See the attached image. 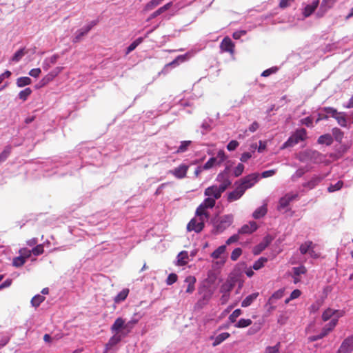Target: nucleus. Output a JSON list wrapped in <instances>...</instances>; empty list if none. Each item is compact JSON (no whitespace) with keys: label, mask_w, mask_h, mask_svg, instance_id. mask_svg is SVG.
<instances>
[{"label":"nucleus","mask_w":353,"mask_h":353,"mask_svg":"<svg viewBox=\"0 0 353 353\" xmlns=\"http://www.w3.org/2000/svg\"><path fill=\"white\" fill-rule=\"evenodd\" d=\"M216 180L221 183L220 185L210 186L205 190L204 192L205 196L212 197L215 201L219 199L222 193L232 184V181L230 179H223L222 174H218Z\"/></svg>","instance_id":"nucleus-1"},{"label":"nucleus","mask_w":353,"mask_h":353,"mask_svg":"<svg viewBox=\"0 0 353 353\" xmlns=\"http://www.w3.org/2000/svg\"><path fill=\"white\" fill-rule=\"evenodd\" d=\"M307 139V131L305 128H300L296 131L289 137V139L283 144L281 148H287L293 147L299 143L300 141H303Z\"/></svg>","instance_id":"nucleus-2"},{"label":"nucleus","mask_w":353,"mask_h":353,"mask_svg":"<svg viewBox=\"0 0 353 353\" xmlns=\"http://www.w3.org/2000/svg\"><path fill=\"white\" fill-rule=\"evenodd\" d=\"M259 179V174L254 172L250 174L235 183L245 192L246 190L253 187Z\"/></svg>","instance_id":"nucleus-3"},{"label":"nucleus","mask_w":353,"mask_h":353,"mask_svg":"<svg viewBox=\"0 0 353 353\" xmlns=\"http://www.w3.org/2000/svg\"><path fill=\"white\" fill-rule=\"evenodd\" d=\"M132 322H128L125 323V320L122 319L121 317L117 318L114 323L110 327V330L112 333H117V334H121V332H125V333H127V335L128 333L130 332L132 330V326L130 325V323Z\"/></svg>","instance_id":"nucleus-4"},{"label":"nucleus","mask_w":353,"mask_h":353,"mask_svg":"<svg viewBox=\"0 0 353 353\" xmlns=\"http://www.w3.org/2000/svg\"><path fill=\"white\" fill-rule=\"evenodd\" d=\"M233 222V216L232 214H226L220 216L214 223V225L217 232H222L228 228Z\"/></svg>","instance_id":"nucleus-5"},{"label":"nucleus","mask_w":353,"mask_h":353,"mask_svg":"<svg viewBox=\"0 0 353 353\" xmlns=\"http://www.w3.org/2000/svg\"><path fill=\"white\" fill-rule=\"evenodd\" d=\"M299 160L303 162L307 161L316 163L321 160V154L312 150H307L299 154Z\"/></svg>","instance_id":"nucleus-6"},{"label":"nucleus","mask_w":353,"mask_h":353,"mask_svg":"<svg viewBox=\"0 0 353 353\" xmlns=\"http://www.w3.org/2000/svg\"><path fill=\"white\" fill-rule=\"evenodd\" d=\"M234 288V284L229 281H227L222 284L220 288V292L222 296L220 298V301L222 305H225L230 299V294Z\"/></svg>","instance_id":"nucleus-7"},{"label":"nucleus","mask_w":353,"mask_h":353,"mask_svg":"<svg viewBox=\"0 0 353 353\" xmlns=\"http://www.w3.org/2000/svg\"><path fill=\"white\" fill-rule=\"evenodd\" d=\"M205 226L204 219H199V217L193 218L190 220L187 225L188 232L194 231L196 233L201 232Z\"/></svg>","instance_id":"nucleus-8"},{"label":"nucleus","mask_w":353,"mask_h":353,"mask_svg":"<svg viewBox=\"0 0 353 353\" xmlns=\"http://www.w3.org/2000/svg\"><path fill=\"white\" fill-rule=\"evenodd\" d=\"M234 43L228 37H225L220 43V49L223 52H228L231 55L234 54Z\"/></svg>","instance_id":"nucleus-9"},{"label":"nucleus","mask_w":353,"mask_h":353,"mask_svg":"<svg viewBox=\"0 0 353 353\" xmlns=\"http://www.w3.org/2000/svg\"><path fill=\"white\" fill-rule=\"evenodd\" d=\"M188 170L189 165L183 163L168 172L176 179H182L186 176Z\"/></svg>","instance_id":"nucleus-10"},{"label":"nucleus","mask_w":353,"mask_h":353,"mask_svg":"<svg viewBox=\"0 0 353 353\" xmlns=\"http://www.w3.org/2000/svg\"><path fill=\"white\" fill-rule=\"evenodd\" d=\"M353 351V334L347 336L341 343L337 353H351Z\"/></svg>","instance_id":"nucleus-11"},{"label":"nucleus","mask_w":353,"mask_h":353,"mask_svg":"<svg viewBox=\"0 0 353 353\" xmlns=\"http://www.w3.org/2000/svg\"><path fill=\"white\" fill-rule=\"evenodd\" d=\"M272 237L270 235L265 236L263 241L255 246L253 249V253L254 255L259 254L262 251H263L272 242Z\"/></svg>","instance_id":"nucleus-12"},{"label":"nucleus","mask_w":353,"mask_h":353,"mask_svg":"<svg viewBox=\"0 0 353 353\" xmlns=\"http://www.w3.org/2000/svg\"><path fill=\"white\" fill-rule=\"evenodd\" d=\"M298 196L297 194H286L284 196L281 197L279 201L278 209L283 210L287 208L290 203L296 199Z\"/></svg>","instance_id":"nucleus-13"},{"label":"nucleus","mask_w":353,"mask_h":353,"mask_svg":"<svg viewBox=\"0 0 353 353\" xmlns=\"http://www.w3.org/2000/svg\"><path fill=\"white\" fill-rule=\"evenodd\" d=\"M127 336V333L125 332H121V334L114 333V335L109 339L108 342L105 345V350H108L111 349L113 346L116 345L119 343L123 337H125Z\"/></svg>","instance_id":"nucleus-14"},{"label":"nucleus","mask_w":353,"mask_h":353,"mask_svg":"<svg viewBox=\"0 0 353 353\" xmlns=\"http://www.w3.org/2000/svg\"><path fill=\"white\" fill-rule=\"evenodd\" d=\"M325 178V176L322 175H314L310 180L303 184V186L307 190H312L317 186Z\"/></svg>","instance_id":"nucleus-15"},{"label":"nucleus","mask_w":353,"mask_h":353,"mask_svg":"<svg viewBox=\"0 0 353 353\" xmlns=\"http://www.w3.org/2000/svg\"><path fill=\"white\" fill-rule=\"evenodd\" d=\"M336 1L337 0H323L317 15L320 17H323L329 9L332 8Z\"/></svg>","instance_id":"nucleus-16"},{"label":"nucleus","mask_w":353,"mask_h":353,"mask_svg":"<svg viewBox=\"0 0 353 353\" xmlns=\"http://www.w3.org/2000/svg\"><path fill=\"white\" fill-rule=\"evenodd\" d=\"M172 6V2H169L164 6L160 7L157 10L153 12L152 14H150V16L147 18L146 21H150L152 19L157 17L160 14H163L168 10H169Z\"/></svg>","instance_id":"nucleus-17"},{"label":"nucleus","mask_w":353,"mask_h":353,"mask_svg":"<svg viewBox=\"0 0 353 353\" xmlns=\"http://www.w3.org/2000/svg\"><path fill=\"white\" fill-rule=\"evenodd\" d=\"M258 226L256 222L250 221L248 224L243 225L239 230V234H251L256 231Z\"/></svg>","instance_id":"nucleus-18"},{"label":"nucleus","mask_w":353,"mask_h":353,"mask_svg":"<svg viewBox=\"0 0 353 353\" xmlns=\"http://www.w3.org/2000/svg\"><path fill=\"white\" fill-rule=\"evenodd\" d=\"M338 322L337 318L332 319L331 321L327 323L321 332L319 334V338H323L328 334L336 325Z\"/></svg>","instance_id":"nucleus-19"},{"label":"nucleus","mask_w":353,"mask_h":353,"mask_svg":"<svg viewBox=\"0 0 353 353\" xmlns=\"http://www.w3.org/2000/svg\"><path fill=\"white\" fill-rule=\"evenodd\" d=\"M244 193L245 192L241 190V188L236 185L235 190L228 194V201L232 202L238 200L243 195Z\"/></svg>","instance_id":"nucleus-20"},{"label":"nucleus","mask_w":353,"mask_h":353,"mask_svg":"<svg viewBox=\"0 0 353 353\" xmlns=\"http://www.w3.org/2000/svg\"><path fill=\"white\" fill-rule=\"evenodd\" d=\"M319 4V0H314L310 5H307L303 12V14L305 17H310L317 8Z\"/></svg>","instance_id":"nucleus-21"},{"label":"nucleus","mask_w":353,"mask_h":353,"mask_svg":"<svg viewBox=\"0 0 353 353\" xmlns=\"http://www.w3.org/2000/svg\"><path fill=\"white\" fill-rule=\"evenodd\" d=\"M185 283L188 284L185 292L192 294L195 290L196 278L194 276H188L185 278Z\"/></svg>","instance_id":"nucleus-22"},{"label":"nucleus","mask_w":353,"mask_h":353,"mask_svg":"<svg viewBox=\"0 0 353 353\" xmlns=\"http://www.w3.org/2000/svg\"><path fill=\"white\" fill-rule=\"evenodd\" d=\"M230 336V333L228 332H223L216 336L215 338L213 336L210 337V339H214V342L212 343V346L216 347L221 344L222 342L225 341L227 339H228Z\"/></svg>","instance_id":"nucleus-23"},{"label":"nucleus","mask_w":353,"mask_h":353,"mask_svg":"<svg viewBox=\"0 0 353 353\" xmlns=\"http://www.w3.org/2000/svg\"><path fill=\"white\" fill-rule=\"evenodd\" d=\"M160 4L161 3L158 0H151L144 6L141 12L146 13L151 10H153Z\"/></svg>","instance_id":"nucleus-24"},{"label":"nucleus","mask_w":353,"mask_h":353,"mask_svg":"<svg viewBox=\"0 0 353 353\" xmlns=\"http://www.w3.org/2000/svg\"><path fill=\"white\" fill-rule=\"evenodd\" d=\"M336 312L339 313L338 316L343 315V311L339 312L337 310H334L332 309L328 308L326 310H325L324 312L323 313V314H322V319L324 321H327Z\"/></svg>","instance_id":"nucleus-25"},{"label":"nucleus","mask_w":353,"mask_h":353,"mask_svg":"<svg viewBox=\"0 0 353 353\" xmlns=\"http://www.w3.org/2000/svg\"><path fill=\"white\" fill-rule=\"evenodd\" d=\"M206 208L201 203L196 210V215L199 217V219H208L209 218V214L206 212Z\"/></svg>","instance_id":"nucleus-26"},{"label":"nucleus","mask_w":353,"mask_h":353,"mask_svg":"<svg viewBox=\"0 0 353 353\" xmlns=\"http://www.w3.org/2000/svg\"><path fill=\"white\" fill-rule=\"evenodd\" d=\"M259 294L258 292H255L245 297V299L241 302V306L245 307L250 305L253 301L256 299Z\"/></svg>","instance_id":"nucleus-27"},{"label":"nucleus","mask_w":353,"mask_h":353,"mask_svg":"<svg viewBox=\"0 0 353 353\" xmlns=\"http://www.w3.org/2000/svg\"><path fill=\"white\" fill-rule=\"evenodd\" d=\"M267 212H268L267 206H266V205H263L258 208L253 212L252 216L254 219H260V218L264 216L266 214Z\"/></svg>","instance_id":"nucleus-28"},{"label":"nucleus","mask_w":353,"mask_h":353,"mask_svg":"<svg viewBox=\"0 0 353 353\" xmlns=\"http://www.w3.org/2000/svg\"><path fill=\"white\" fill-rule=\"evenodd\" d=\"M318 143L319 144L330 145L333 143V138L330 134H325L319 137Z\"/></svg>","instance_id":"nucleus-29"},{"label":"nucleus","mask_w":353,"mask_h":353,"mask_svg":"<svg viewBox=\"0 0 353 353\" xmlns=\"http://www.w3.org/2000/svg\"><path fill=\"white\" fill-rule=\"evenodd\" d=\"M27 53L28 50L25 48H21L14 54L11 58V61L15 63L19 62L21 58Z\"/></svg>","instance_id":"nucleus-30"},{"label":"nucleus","mask_w":353,"mask_h":353,"mask_svg":"<svg viewBox=\"0 0 353 353\" xmlns=\"http://www.w3.org/2000/svg\"><path fill=\"white\" fill-rule=\"evenodd\" d=\"M129 294V290L125 288L122 290L114 299L115 303H119L123 301Z\"/></svg>","instance_id":"nucleus-31"},{"label":"nucleus","mask_w":353,"mask_h":353,"mask_svg":"<svg viewBox=\"0 0 353 353\" xmlns=\"http://www.w3.org/2000/svg\"><path fill=\"white\" fill-rule=\"evenodd\" d=\"M188 258V252L185 251L181 252L177 256V263L179 265H185L187 263Z\"/></svg>","instance_id":"nucleus-32"},{"label":"nucleus","mask_w":353,"mask_h":353,"mask_svg":"<svg viewBox=\"0 0 353 353\" xmlns=\"http://www.w3.org/2000/svg\"><path fill=\"white\" fill-rule=\"evenodd\" d=\"M31 83V79L28 77H22L17 79V85L20 88L30 85Z\"/></svg>","instance_id":"nucleus-33"},{"label":"nucleus","mask_w":353,"mask_h":353,"mask_svg":"<svg viewBox=\"0 0 353 353\" xmlns=\"http://www.w3.org/2000/svg\"><path fill=\"white\" fill-rule=\"evenodd\" d=\"M225 250L226 245H221L211 254V257L214 259H217L221 256L222 254H223L225 252Z\"/></svg>","instance_id":"nucleus-34"},{"label":"nucleus","mask_w":353,"mask_h":353,"mask_svg":"<svg viewBox=\"0 0 353 353\" xmlns=\"http://www.w3.org/2000/svg\"><path fill=\"white\" fill-rule=\"evenodd\" d=\"M187 54L179 55L172 62L167 64L166 66H176L179 65L180 63H183L187 60Z\"/></svg>","instance_id":"nucleus-35"},{"label":"nucleus","mask_w":353,"mask_h":353,"mask_svg":"<svg viewBox=\"0 0 353 353\" xmlns=\"http://www.w3.org/2000/svg\"><path fill=\"white\" fill-rule=\"evenodd\" d=\"M267 261H268L267 258L261 257L254 263V264L252 265V268L255 270H259L264 266L265 263Z\"/></svg>","instance_id":"nucleus-36"},{"label":"nucleus","mask_w":353,"mask_h":353,"mask_svg":"<svg viewBox=\"0 0 353 353\" xmlns=\"http://www.w3.org/2000/svg\"><path fill=\"white\" fill-rule=\"evenodd\" d=\"M313 245V243L310 241H306L304 243L301 244L299 250L302 254H305L310 250L312 246Z\"/></svg>","instance_id":"nucleus-37"},{"label":"nucleus","mask_w":353,"mask_h":353,"mask_svg":"<svg viewBox=\"0 0 353 353\" xmlns=\"http://www.w3.org/2000/svg\"><path fill=\"white\" fill-rule=\"evenodd\" d=\"M192 144L191 141H183L176 151V153H183L188 150L189 146Z\"/></svg>","instance_id":"nucleus-38"},{"label":"nucleus","mask_w":353,"mask_h":353,"mask_svg":"<svg viewBox=\"0 0 353 353\" xmlns=\"http://www.w3.org/2000/svg\"><path fill=\"white\" fill-rule=\"evenodd\" d=\"M143 41L142 37H139L136 40H134L130 45L127 48L126 53L128 54L130 52L133 51L139 44H141Z\"/></svg>","instance_id":"nucleus-39"},{"label":"nucleus","mask_w":353,"mask_h":353,"mask_svg":"<svg viewBox=\"0 0 353 353\" xmlns=\"http://www.w3.org/2000/svg\"><path fill=\"white\" fill-rule=\"evenodd\" d=\"M45 297L40 294H37L34 297H32L31 300V303L32 306L37 307L39 305L44 301Z\"/></svg>","instance_id":"nucleus-40"},{"label":"nucleus","mask_w":353,"mask_h":353,"mask_svg":"<svg viewBox=\"0 0 353 353\" xmlns=\"http://www.w3.org/2000/svg\"><path fill=\"white\" fill-rule=\"evenodd\" d=\"M252 320L251 319H241L236 324L235 327L238 328H243L248 327L252 324Z\"/></svg>","instance_id":"nucleus-41"},{"label":"nucleus","mask_w":353,"mask_h":353,"mask_svg":"<svg viewBox=\"0 0 353 353\" xmlns=\"http://www.w3.org/2000/svg\"><path fill=\"white\" fill-rule=\"evenodd\" d=\"M32 93L30 88H25L19 93V98L23 101H26Z\"/></svg>","instance_id":"nucleus-42"},{"label":"nucleus","mask_w":353,"mask_h":353,"mask_svg":"<svg viewBox=\"0 0 353 353\" xmlns=\"http://www.w3.org/2000/svg\"><path fill=\"white\" fill-rule=\"evenodd\" d=\"M334 118L337 121L338 123L341 126H342V127L346 126L347 121H346V119H345L343 113L338 112Z\"/></svg>","instance_id":"nucleus-43"},{"label":"nucleus","mask_w":353,"mask_h":353,"mask_svg":"<svg viewBox=\"0 0 353 353\" xmlns=\"http://www.w3.org/2000/svg\"><path fill=\"white\" fill-rule=\"evenodd\" d=\"M332 134L336 141H338L339 143L341 142V141L343 138V132L339 128H333Z\"/></svg>","instance_id":"nucleus-44"},{"label":"nucleus","mask_w":353,"mask_h":353,"mask_svg":"<svg viewBox=\"0 0 353 353\" xmlns=\"http://www.w3.org/2000/svg\"><path fill=\"white\" fill-rule=\"evenodd\" d=\"M12 148L8 145L5 148V149L0 153V162H3L6 160V159L9 157L11 152Z\"/></svg>","instance_id":"nucleus-45"},{"label":"nucleus","mask_w":353,"mask_h":353,"mask_svg":"<svg viewBox=\"0 0 353 353\" xmlns=\"http://www.w3.org/2000/svg\"><path fill=\"white\" fill-rule=\"evenodd\" d=\"M215 203L216 201L214 199L208 196V198L205 199L201 204L204 206V208H212L215 205Z\"/></svg>","instance_id":"nucleus-46"},{"label":"nucleus","mask_w":353,"mask_h":353,"mask_svg":"<svg viewBox=\"0 0 353 353\" xmlns=\"http://www.w3.org/2000/svg\"><path fill=\"white\" fill-rule=\"evenodd\" d=\"M343 185V182L342 181H339L336 184L333 185V184H331L328 188H327V191L329 192H334L335 191H337V190H339L342 188Z\"/></svg>","instance_id":"nucleus-47"},{"label":"nucleus","mask_w":353,"mask_h":353,"mask_svg":"<svg viewBox=\"0 0 353 353\" xmlns=\"http://www.w3.org/2000/svg\"><path fill=\"white\" fill-rule=\"evenodd\" d=\"M88 33L85 31L83 28H81L76 32L75 37L73 39L74 43H77L80 41L82 37L86 35Z\"/></svg>","instance_id":"nucleus-48"},{"label":"nucleus","mask_w":353,"mask_h":353,"mask_svg":"<svg viewBox=\"0 0 353 353\" xmlns=\"http://www.w3.org/2000/svg\"><path fill=\"white\" fill-rule=\"evenodd\" d=\"M215 165H217V158L211 157L209 160L204 164L203 168L204 170H209L212 168Z\"/></svg>","instance_id":"nucleus-49"},{"label":"nucleus","mask_w":353,"mask_h":353,"mask_svg":"<svg viewBox=\"0 0 353 353\" xmlns=\"http://www.w3.org/2000/svg\"><path fill=\"white\" fill-rule=\"evenodd\" d=\"M245 166L242 163H239L233 170V174L235 177H238L242 174L243 172Z\"/></svg>","instance_id":"nucleus-50"},{"label":"nucleus","mask_w":353,"mask_h":353,"mask_svg":"<svg viewBox=\"0 0 353 353\" xmlns=\"http://www.w3.org/2000/svg\"><path fill=\"white\" fill-rule=\"evenodd\" d=\"M283 293L284 290L281 289L276 291L269 299L268 304H270L273 299H279L282 298V296H283Z\"/></svg>","instance_id":"nucleus-51"},{"label":"nucleus","mask_w":353,"mask_h":353,"mask_svg":"<svg viewBox=\"0 0 353 353\" xmlns=\"http://www.w3.org/2000/svg\"><path fill=\"white\" fill-rule=\"evenodd\" d=\"M242 314V311L241 309H236L230 316L229 321L231 323H234L236 321V319Z\"/></svg>","instance_id":"nucleus-52"},{"label":"nucleus","mask_w":353,"mask_h":353,"mask_svg":"<svg viewBox=\"0 0 353 353\" xmlns=\"http://www.w3.org/2000/svg\"><path fill=\"white\" fill-rule=\"evenodd\" d=\"M26 261L23 257L19 256L13 259L12 265L14 267L19 268L21 267Z\"/></svg>","instance_id":"nucleus-53"},{"label":"nucleus","mask_w":353,"mask_h":353,"mask_svg":"<svg viewBox=\"0 0 353 353\" xmlns=\"http://www.w3.org/2000/svg\"><path fill=\"white\" fill-rule=\"evenodd\" d=\"M242 254V250L240 248H235L231 253V260L236 261Z\"/></svg>","instance_id":"nucleus-54"},{"label":"nucleus","mask_w":353,"mask_h":353,"mask_svg":"<svg viewBox=\"0 0 353 353\" xmlns=\"http://www.w3.org/2000/svg\"><path fill=\"white\" fill-rule=\"evenodd\" d=\"M280 343H277L274 346H268L265 348V353H279Z\"/></svg>","instance_id":"nucleus-55"},{"label":"nucleus","mask_w":353,"mask_h":353,"mask_svg":"<svg viewBox=\"0 0 353 353\" xmlns=\"http://www.w3.org/2000/svg\"><path fill=\"white\" fill-rule=\"evenodd\" d=\"M31 252L34 256L42 254L44 252L43 245L42 244L37 245L31 250Z\"/></svg>","instance_id":"nucleus-56"},{"label":"nucleus","mask_w":353,"mask_h":353,"mask_svg":"<svg viewBox=\"0 0 353 353\" xmlns=\"http://www.w3.org/2000/svg\"><path fill=\"white\" fill-rule=\"evenodd\" d=\"M306 272H307V270H306L305 267L303 265L293 268V272L295 276H299L301 274H305Z\"/></svg>","instance_id":"nucleus-57"},{"label":"nucleus","mask_w":353,"mask_h":353,"mask_svg":"<svg viewBox=\"0 0 353 353\" xmlns=\"http://www.w3.org/2000/svg\"><path fill=\"white\" fill-rule=\"evenodd\" d=\"M178 279L177 275L175 273H171L168 275L166 279V284L168 285H171L175 282H176Z\"/></svg>","instance_id":"nucleus-58"},{"label":"nucleus","mask_w":353,"mask_h":353,"mask_svg":"<svg viewBox=\"0 0 353 353\" xmlns=\"http://www.w3.org/2000/svg\"><path fill=\"white\" fill-rule=\"evenodd\" d=\"M19 254L21 257H23L26 261L27 259L30 257L32 254L31 250L28 248H22L19 250Z\"/></svg>","instance_id":"nucleus-59"},{"label":"nucleus","mask_w":353,"mask_h":353,"mask_svg":"<svg viewBox=\"0 0 353 353\" xmlns=\"http://www.w3.org/2000/svg\"><path fill=\"white\" fill-rule=\"evenodd\" d=\"M215 158H217V165H220L226 159V156L224 151L219 150Z\"/></svg>","instance_id":"nucleus-60"},{"label":"nucleus","mask_w":353,"mask_h":353,"mask_svg":"<svg viewBox=\"0 0 353 353\" xmlns=\"http://www.w3.org/2000/svg\"><path fill=\"white\" fill-rule=\"evenodd\" d=\"M295 0H281L279 6L281 9H285L290 7Z\"/></svg>","instance_id":"nucleus-61"},{"label":"nucleus","mask_w":353,"mask_h":353,"mask_svg":"<svg viewBox=\"0 0 353 353\" xmlns=\"http://www.w3.org/2000/svg\"><path fill=\"white\" fill-rule=\"evenodd\" d=\"M239 143L237 141L232 140V141H230L229 143L228 144L227 149L229 151H233L239 146Z\"/></svg>","instance_id":"nucleus-62"},{"label":"nucleus","mask_w":353,"mask_h":353,"mask_svg":"<svg viewBox=\"0 0 353 353\" xmlns=\"http://www.w3.org/2000/svg\"><path fill=\"white\" fill-rule=\"evenodd\" d=\"M301 123L305 125L307 127L312 126V119L310 117H305L301 120Z\"/></svg>","instance_id":"nucleus-63"},{"label":"nucleus","mask_w":353,"mask_h":353,"mask_svg":"<svg viewBox=\"0 0 353 353\" xmlns=\"http://www.w3.org/2000/svg\"><path fill=\"white\" fill-rule=\"evenodd\" d=\"M99 21L98 20H94V21H92L91 22H90L89 24H88L87 26H84L83 28L85 30V31L88 33L89 31L94 27L95 26L97 23H98Z\"/></svg>","instance_id":"nucleus-64"}]
</instances>
